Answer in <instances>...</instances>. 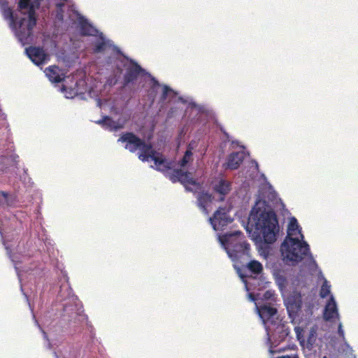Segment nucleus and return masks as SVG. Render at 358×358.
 <instances>
[{
  "mask_svg": "<svg viewBox=\"0 0 358 358\" xmlns=\"http://www.w3.org/2000/svg\"><path fill=\"white\" fill-rule=\"evenodd\" d=\"M297 234L303 238L296 219L292 217L288 224L287 235L280 246L283 260L292 265H296L310 254L309 245L306 242L300 241L298 238L292 237Z\"/></svg>",
  "mask_w": 358,
  "mask_h": 358,
  "instance_id": "nucleus-1",
  "label": "nucleus"
},
{
  "mask_svg": "<svg viewBox=\"0 0 358 358\" xmlns=\"http://www.w3.org/2000/svg\"><path fill=\"white\" fill-rule=\"evenodd\" d=\"M266 206L265 201H257L252 210L250 222L262 234L264 242L271 244L276 241L279 225L275 213Z\"/></svg>",
  "mask_w": 358,
  "mask_h": 358,
  "instance_id": "nucleus-2",
  "label": "nucleus"
},
{
  "mask_svg": "<svg viewBox=\"0 0 358 358\" xmlns=\"http://www.w3.org/2000/svg\"><path fill=\"white\" fill-rule=\"evenodd\" d=\"M241 233L236 234H226L224 236L223 243L229 256L234 260L238 261L243 257L250 256V244L243 240L241 236Z\"/></svg>",
  "mask_w": 358,
  "mask_h": 358,
  "instance_id": "nucleus-3",
  "label": "nucleus"
},
{
  "mask_svg": "<svg viewBox=\"0 0 358 358\" xmlns=\"http://www.w3.org/2000/svg\"><path fill=\"white\" fill-rule=\"evenodd\" d=\"M36 16L34 8H29L28 16L16 20V27H10L18 40L23 44H28L32 41L33 29L36 24Z\"/></svg>",
  "mask_w": 358,
  "mask_h": 358,
  "instance_id": "nucleus-4",
  "label": "nucleus"
},
{
  "mask_svg": "<svg viewBox=\"0 0 358 358\" xmlns=\"http://www.w3.org/2000/svg\"><path fill=\"white\" fill-rule=\"evenodd\" d=\"M145 73V70L136 62L131 61L130 64L127 67L123 76L122 88L129 87L130 84L134 83L140 75Z\"/></svg>",
  "mask_w": 358,
  "mask_h": 358,
  "instance_id": "nucleus-5",
  "label": "nucleus"
},
{
  "mask_svg": "<svg viewBox=\"0 0 358 358\" xmlns=\"http://www.w3.org/2000/svg\"><path fill=\"white\" fill-rule=\"evenodd\" d=\"M118 141L127 143L125 148L131 152H135L137 150H140L147 144L144 140L140 138L132 132L123 133L118 139Z\"/></svg>",
  "mask_w": 358,
  "mask_h": 358,
  "instance_id": "nucleus-6",
  "label": "nucleus"
},
{
  "mask_svg": "<svg viewBox=\"0 0 358 358\" xmlns=\"http://www.w3.org/2000/svg\"><path fill=\"white\" fill-rule=\"evenodd\" d=\"M25 51L28 57L36 66L43 65L50 60V55L41 47L30 46Z\"/></svg>",
  "mask_w": 358,
  "mask_h": 358,
  "instance_id": "nucleus-7",
  "label": "nucleus"
},
{
  "mask_svg": "<svg viewBox=\"0 0 358 358\" xmlns=\"http://www.w3.org/2000/svg\"><path fill=\"white\" fill-rule=\"evenodd\" d=\"M209 221L215 230H222V228L232 222L227 214L225 208H219L214 213L213 217L209 218Z\"/></svg>",
  "mask_w": 358,
  "mask_h": 358,
  "instance_id": "nucleus-8",
  "label": "nucleus"
},
{
  "mask_svg": "<svg viewBox=\"0 0 358 358\" xmlns=\"http://www.w3.org/2000/svg\"><path fill=\"white\" fill-rule=\"evenodd\" d=\"M170 180L173 182H180L183 185L186 186L187 184L196 185L197 182L191 176V173L188 171H183L180 169H174L170 175Z\"/></svg>",
  "mask_w": 358,
  "mask_h": 358,
  "instance_id": "nucleus-9",
  "label": "nucleus"
},
{
  "mask_svg": "<svg viewBox=\"0 0 358 358\" xmlns=\"http://www.w3.org/2000/svg\"><path fill=\"white\" fill-rule=\"evenodd\" d=\"M245 273H241L239 271L240 277L243 279L247 277L256 278L257 275L263 272V266L257 260H250L243 268Z\"/></svg>",
  "mask_w": 358,
  "mask_h": 358,
  "instance_id": "nucleus-10",
  "label": "nucleus"
},
{
  "mask_svg": "<svg viewBox=\"0 0 358 358\" xmlns=\"http://www.w3.org/2000/svg\"><path fill=\"white\" fill-rule=\"evenodd\" d=\"M257 310L259 317L265 324L267 322H273V320L278 312L275 307L271 306V304H264L257 307Z\"/></svg>",
  "mask_w": 358,
  "mask_h": 358,
  "instance_id": "nucleus-11",
  "label": "nucleus"
},
{
  "mask_svg": "<svg viewBox=\"0 0 358 358\" xmlns=\"http://www.w3.org/2000/svg\"><path fill=\"white\" fill-rule=\"evenodd\" d=\"M44 72L49 80L54 83H59L65 78V73L63 70L56 65L47 67Z\"/></svg>",
  "mask_w": 358,
  "mask_h": 358,
  "instance_id": "nucleus-12",
  "label": "nucleus"
},
{
  "mask_svg": "<svg viewBox=\"0 0 358 358\" xmlns=\"http://www.w3.org/2000/svg\"><path fill=\"white\" fill-rule=\"evenodd\" d=\"M323 317L328 322H331L334 318H339L336 303L332 296L325 306Z\"/></svg>",
  "mask_w": 358,
  "mask_h": 358,
  "instance_id": "nucleus-13",
  "label": "nucleus"
},
{
  "mask_svg": "<svg viewBox=\"0 0 358 358\" xmlns=\"http://www.w3.org/2000/svg\"><path fill=\"white\" fill-rule=\"evenodd\" d=\"M245 158L243 152H235L231 153L227 157V168L235 170L242 164Z\"/></svg>",
  "mask_w": 358,
  "mask_h": 358,
  "instance_id": "nucleus-14",
  "label": "nucleus"
},
{
  "mask_svg": "<svg viewBox=\"0 0 358 358\" xmlns=\"http://www.w3.org/2000/svg\"><path fill=\"white\" fill-rule=\"evenodd\" d=\"M197 206L199 208L202 210V212L208 215V210L207 209V206L209 203H210L213 199V197L211 194L207 192H199L197 196Z\"/></svg>",
  "mask_w": 358,
  "mask_h": 358,
  "instance_id": "nucleus-15",
  "label": "nucleus"
},
{
  "mask_svg": "<svg viewBox=\"0 0 358 358\" xmlns=\"http://www.w3.org/2000/svg\"><path fill=\"white\" fill-rule=\"evenodd\" d=\"M78 24L82 36H96L98 33V30L83 17H79Z\"/></svg>",
  "mask_w": 358,
  "mask_h": 358,
  "instance_id": "nucleus-16",
  "label": "nucleus"
},
{
  "mask_svg": "<svg viewBox=\"0 0 358 358\" xmlns=\"http://www.w3.org/2000/svg\"><path fill=\"white\" fill-rule=\"evenodd\" d=\"M231 189V184L229 181L221 179L214 187V190L220 194V201H223L225 196L229 193Z\"/></svg>",
  "mask_w": 358,
  "mask_h": 358,
  "instance_id": "nucleus-17",
  "label": "nucleus"
},
{
  "mask_svg": "<svg viewBox=\"0 0 358 358\" xmlns=\"http://www.w3.org/2000/svg\"><path fill=\"white\" fill-rule=\"evenodd\" d=\"M0 2L2 5V14L3 17L9 20L10 27H16L17 17L13 14L12 9L8 6V2L4 0L0 1Z\"/></svg>",
  "mask_w": 358,
  "mask_h": 358,
  "instance_id": "nucleus-18",
  "label": "nucleus"
},
{
  "mask_svg": "<svg viewBox=\"0 0 358 358\" xmlns=\"http://www.w3.org/2000/svg\"><path fill=\"white\" fill-rule=\"evenodd\" d=\"M289 332L285 328V326L280 323L278 324L273 332L271 333V337L273 338L275 343H280L283 341L287 336Z\"/></svg>",
  "mask_w": 358,
  "mask_h": 358,
  "instance_id": "nucleus-19",
  "label": "nucleus"
},
{
  "mask_svg": "<svg viewBox=\"0 0 358 358\" xmlns=\"http://www.w3.org/2000/svg\"><path fill=\"white\" fill-rule=\"evenodd\" d=\"M139 150L138 158L142 162H147L149 158L152 159L155 155V151L152 149V146L150 143L145 144Z\"/></svg>",
  "mask_w": 358,
  "mask_h": 358,
  "instance_id": "nucleus-20",
  "label": "nucleus"
},
{
  "mask_svg": "<svg viewBox=\"0 0 358 358\" xmlns=\"http://www.w3.org/2000/svg\"><path fill=\"white\" fill-rule=\"evenodd\" d=\"M152 160L154 161L156 169L158 171L164 172L171 169L170 163L161 157L155 155Z\"/></svg>",
  "mask_w": 358,
  "mask_h": 358,
  "instance_id": "nucleus-21",
  "label": "nucleus"
},
{
  "mask_svg": "<svg viewBox=\"0 0 358 358\" xmlns=\"http://www.w3.org/2000/svg\"><path fill=\"white\" fill-rule=\"evenodd\" d=\"M96 123L109 131H115V120L109 116L103 117V118L98 120Z\"/></svg>",
  "mask_w": 358,
  "mask_h": 358,
  "instance_id": "nucleus-22",
  "label": "nucleus"
},
{
  "mask_svg": "<svg viewBox=\"0 0 358 358\" xmlns=\"http://www.w3.org/2000/svg\"><path fill=\"white\" fill-rule=\"evenodd\" d=\"M193 153L192 152V148H188V149L185 151L184 156L179 162V164L181 167H185L188 163L193 160L192 159Z\"/></svg>",
  "mask_w": 358,
  "mask_h": 358,
  "instance_id": "nucleus-23",
  "label": "nucleus"
},
{
  "mask_svg": "<svg viewBox=\"0 0 358 358\" xmlns=\"http://www.w3.org/2000/svg\"><path fill=\"white\" fill-rule=\"evenodd\" d=\"M330 294V286L328 285L327 282L325 280L322 284L320 295L322 298H326Z\"/></svg>",
  "mask_w": 358,
  "mask_h": 358,
  "instance_id": "nucleus-24",
  "label": "nucleus"
},
{
  "mask_svg": "<svg viewBox=\"0 0 358 358\" xmlns=\"http://www.w3.org/2000/svg\"><path fill=\"white\" fill-rule=\"evenodd\" d=\"M106 43L104 41L97 42L94 47V52L99 53L102 52L106 50Z\"/></svg>",
  "mask_w": 358,
  "mask_h": 358,
  "instance_id": "nucleus-25",
  "label": "nucleus"
},
{
  "mask_svg": "<svg viewBox=\"0 0 358 358\" xmlns=\"http://www.w3.org/2000/svg\"><path fill=\"white\" fill-rule=\"evenodd\" d=\"M31 0H19L18 7L20 10L29 9L33 5L30 3ZM29 10H28V12Z\"/></svg>",
  "mask_w": 358,
  "mask_h": 358,
  "instance_id": "nucleus-26",
  "label": "nucleus"
},
{
  "mask_svg": "<svg viewBox=\"0 0 358 358\" xmlns=\"http://www.w3.org/2000/svg\"><path fill=\"white\" fill-rule=\"evenodd\" d=\"M8 194L6 192L0 191V204L9 206Z\"/></svg>",
  "mask_w": 358,
  "mask_h": 358,
  "instance_id": "nucleus-27",
  "label": "nucleus"
},
{
  "mask_svg": "<svg viewBox=\"0 0 358 358\" xmlns=\"http://www.w3.org/2000/svg\"><path fill=\"white\" fill-rule=\"evenodd\" d=\"M126 123V120L118 119L115 121V131L123 129Z\"/></svg>",
  "mask_w": 358,
  "mask_h": 358,
  "instance_id": "nucleus-28",
  "label": "nucleus"
},
{
  "mask_svg": "<svg viewBox=\"0 0 358 358\" xmlns=\"http://www.w3.org/2000/svg\"><path fill=\"white\" fill-rule=\"evenodd\" d=\"M171 88H170L169 87H168V86H166V85L164 86V87H163V92H162V97H161V99H162V100H165V99H166V96H167V95H168V93H169V92H171Z\"/></svg>",
  "mask_w": 358,
  "mask_h": 358,
  "instance_id": "nucleus-29",
  "label": "nucleus"
},
{
  "mask_svg": "<svg viewBox=\"0 0 358 358\" xmlns=\"http://www.w3.org/2000/svg\"><path fill=\"white\" fill-rule=\"evenodd\" d=\"M338 334L340 337L344 338V331H343V329L342 324L341 322H339V324H338Z\"/></svg>",
  "mask_w": 358,
  "mask_h": 358,
  "instance_id": "nucleus-30",
  "label": "nucleus"
},
{
  "mask_svg": "<svg viewBox=\"0 0 358 358\" xmlns=\"http://www.w3.org/2000/svg\"><path fill=\"white\" fill-rule=\"evenodd\" d=\"M272 295L273 294L271 291H266L264 294V297L266 299H271Z\"/></svg>",
  "mask_w": 358,
  "mask_h": 358,
  "instance_id": "nucleus-31",
  "label": "nucleus"
},
{
  "mask_svg": "<svg viewBox=\"0 0 358 358\" xmlns=\"http://www.w3.org/2000/svg\"><path fill=\"white\" fill-rule=\"evenodd\" d=\"M221 131L223 133V134L224 135V136L227 138V139H229V134L225 131L222 128L220 129Z\"/></svg>",
  "mask_w": 358,
  "mask_h": 358,
  "instance_id": "nucleus-32",
  "label": "nucleus"
},
{
  "mask_svg": "<svg viewBox=\"0 0 358 358\" xmlns=\"http://www.w3.org/2000/svg\"><path fill=\"white\" fill-rule=\"evenodd\" d=\"M249 296H250V298L251 299V300H252V301L255 300V297L252 294H250Z\"/></svg>",
  "mask_w": 358,
  "mask_h": 358,
  "instance_id": "nucleus-33",
  "label": "nucleus"
},
{
  "mask_svg": "<svg viewBox=\"0 0 358 358\" xmlns=\"http://www.w3.org/2000/svg\"><path fill=\"white\" fill-rule=\"evenodd\" d=\"M311 340H312V337H311V336H310V337L308 338V342H311Z\"/></svg>",
  "mask_w": 358,
  "mask_h": 358,
  "instance_id": "nucleus-34",
  "label": "nucleus"
},
{
  "mask_svg": "<svg viewBox=\"0 0 358 358\" xmlns=\"http://www.w3.org/2000/svg\"><path fill=\"white\" fill-rule=\"evenodd\" d=\"M63 6L62 3L58 4V6Z\"/></svg>",
  "mask_w": 358,
  "mask_h": 358,
  "instance_id": "nucleus-35",
  "label": "nucleus"
},
{
  "mask_svg": "<svg viewBox=\"0 0 358 358\" xmlns=\"http://www.w3.org/2000/svg\"><path fill=\"white\" fill-rule=\"evenodd\" d=\"M314 334H315V331H313V333H312V336H314Z\"/></svg>",
  "mask_w": 358,
  "mask_h": 358,
  "instance_id": "nucleus-36",
  "label": "nucleus"
},
{
  "mask_svg": "<svg viewBox=\"0 0 358 358\" xmlns=\"http://www.w3.org/2000/svg\"><path fill=\"white\" fill-rule=\"evenodd\" d=\"M314 334H315V331H313V333H312V336H314Z\"/></svg>",
  "mask_w": 358,
  "mask_h": 358,
  "instance_id": "nucleus-37",
  "label": "nucleus"
},
{
  "mask_svg": "<svg viewBox=\"0 0 358 358\" xmlns=\"http://www.w3.org/2000/svg\"><path fill=\"white\" fill-rule=\"evenodd\" d=\"M55 354L56 358H59V357L57 355V354L56 353H55Z\"/></svg>",
  "mask_w": 358,
  "mask_h": 358,
  "instance_id": "nucleus-38",
  "label": "nucleus"
}]
</instances>
